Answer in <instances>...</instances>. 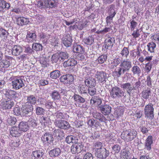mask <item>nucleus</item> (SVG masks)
I'll return each instance as SVG.
<instances>
[{"mask_svg":"<svg viewBox=\"0 0 159 159\" xmlns=\"http://www.w3.org/2000/svg\"><path fill=\"white\" fill-rule=\"evenodd\" d=\"M120 67L116 69L115 73L118 77L125 72H128L132 67V62L128 59L124 60L121 62Z\"/></svg>","mask_w":159,"mask_h":159,"instance_id":"1","label":"nucleus"},{"mask_svg":"<svg viewBox=\"0 0 159 159\" xmlns=\"http://www.w3.org/2000/svg\"><path fill=\"white\" fill-rule=\"evenodd\" d=\"M137 134L136 130L132 129L123 131L121 134V137L126 142L131 141L135 138Z\"/></svg>","mask_w":159,"mask_h":159,"instance_id":"2","label":"nucleus"},{"mask_svg":"<svg viewBox=\"0 0 159 159\" xmlns=\"http://www.w3.org/2000/svg\"><path fill=\"white\" fill-rule=\"evenodd\" d=\"M111 96L113 98H119L124 96L125 93L120 88L113 87L110 91Z\"/></svg>","mask_w":159,"mask_h":159,"instance_id":"3","label":"nucleus"},{"mask_svg":"<svg viewBox=\"0 0 159 159\" xmlns=\"http://www.w3.org/2000/svg\"><path fill=\"white\" fill-rule=\"evenodd\" d=\"M154 108L153 105L152 103H149L145 107L144 113L145 117L147 119L152 120L154 118Z\"/></svg>","mask_w":159,"mask_h":159,"instance_id":"4","label":"nucleus"},{"mask_svg":"<svg viewBox=\"0 0 159 159\" xmlns=\"http://www.w3.org/2000/svg\"><path fill=\"white\" fill-rule=\"evenodd\" d=\"M24 80L19 77L14 78L12 81V88L15 90L19 89L25 86Z\"/></svg>","mask_w":159,"mask_h":159,"instance_id":"5","label":"nucleus"},{"mask_svg":"<svg viewBox=\"0 0 159 159\" xmlns=\"http://www.w3.org/2000/svg\"><path fill=\"white\" fill-rule=\"evenodd\" d=\"M55 124L58 128L61 129L67 130L70 127L69 123L64 120H56Z\"/></svg>","mask_w":159,"mask_h":159,"instance_id":"6","label":"nucleus"},{"mask_svg":"<svg viewBox=\"0 0 159 159\" xmlns=\"http://www.w3.org/2000/svg\"><path fill=\"white\" fill-rule=\"evenodd\" d=\"M33 109V107L31 105L25 104L21 108V116H28V114L31 113Z\"/></svg>","mask_w":159,"mask_h":159,"instance_id":"7","label":"nucleus"},{"mask_svg":"<svg viewBox=\"0 0 159 159\" xmlns=\"http://www.w3.org/2000/svg\"><path fill=\"white\" fill-rule=\"evenodd\" d=\"M4 93L6 98L11 100L16 99L17 98V96L18 95L15 91L9 89H6Z\"/></svg>","mask_w":159,"mask_h":159,"instance_id":"8","label":"nucleus"},{"mask_svg":"<svg viewBox=\"0 0 159 159\" xmlns=\"http://www.w3.org/2000/svg\"><path fill=\"white\" fill-rule=\"evenodd\" d=\"M84 79L85 84L88 88L95 86L96 80L94 78L90 77L89 75L87 74L85 76Z\"/></svg>","mask_w":159,"mask_h":159,"instance_id":"9","label":"nucleus"},{"mask_svg":"<svg viewBox=\"0 0 159 159\" xmlns=\"http://www.w3.org/2000/svg\"><path fill=\"white\" fill-rule=\"evenodd\" d=\"M96 156L98 158L106 159L109 155L108 150L105 148L95 152Z\"/></svg>","mask_w":159,"mask_h":159,"instance_id":"10","label":"nucleus"},{"mask_svg":"<svg viewBox=\"0 0 159 159\" xmlns=\"http://www.w3.org/2000/svg\"><path fill=\"white\" fill-rule=\"evenodd\" d=\"M25 40L26 42L29 43H34L37 40L36 33L32 31H28Z\"/></svg>","mask_w":159,"mask_h":159,"instance_id":"11","label":"nucleus"},{"mask_svg":"<svg viewBox=\"0 0 159 159\" xmlns=\"http://www.w3.org/2000/svg\"><path fill=\"white\" fill-rule=\"evenodd\" d=\"M74 80L73 75L71 74H68L61 76L60 78L61 82H63L64 84H71Z\"/></svg>","mask_w":159,"mask_h":159,"instance_id":"12","label":"nucleus"},{"mask_svg":"<svg viewBox=\"0 0 159 159\" xmlns=\"http://www.w3.org/2000/svg\"><path fill=\"white\" fill-rule=\"evenodd\" d=\"M54 138L52 135L49 133H46L42 136V140L43 143L44 144H47L48 145L51 143L53 141Z\"/></svg>","mask_w":159,"mask_h":159,"instance_id":"13","label":"nucleus"},{"mask_svg":"<svg viewBox=\"0 0 159 159\" xmlns=\"http://www.w3.org/2000/svg\"><path fill=\"white\" fill-rule=\"evenodd\" d=\"M111 107L108 105H101L98 107V110L104 115L109 114L111 111Z\"/></svg>","mask_w":159,"mask_h":159,"instance_id":"14","label":"nucleus"},{"mask_svg":"<svg viewBox=\"0 0 159 159\" xmlns=\"http://www.w3.org/2000/svg\"><path fill=\"white\" fill-rule=\"evenodd\" d=\"M95 77L99 82L103 83H105L107 78L106 74L102 71H97L95 74Z\"/></svg>","mask_w":159,"mask_h":159,"instance_id":"15","label":"nucleus"},{"mask_svg":"<svg viewBox=\"0 0 159 159\" xmlns=\"http://www.w3.org/2000/svg\"><path fill=\"white\" fill-rule=\"evenodd\" d=\"M32 156L33 159H43L44 157V151L42 149H39L33 151Z\"/></svg>","mask_w":159,"mask_h":159,"instance_id":"16","label":"nucleus"},{"mask_svg":"<svg viewBox=\"0 0 159 159\" xmlns=\"http://www.w3.org/2000/svg\"><path fill=\"white\" fill-rule=\"evenodd\" d=\"M83 147L82 144H74L71 147V152L74 154L79 153L83 150Z\"/></svg>","mask_w":159,"mask_h":159,"instance_id":"17","label":"nucleus"},{"mask_svg":"<svg viewBox=\"0 0 159 159\" xmlns=\"http://www.w3.org/2000/svg\"><path fill=\"white\" fill-rule=\"evenodd\" d=\"M22 47L19 45H13L12 47L11 53L12 55L17 56L23 52Z\"/></svg>","mask_w":159,"mask_h":159,"instance_id":"18","label":"nucleus"},{"mask_svg":"<svg viewBox=\"0 0 159 159\" xmlns=\"http://www.w3.org/2000/svg\"><path fill=\"white\" fill-rule=\"evenodd\" d=\"M13 105V102L10 99H8L5 101H2L0 104L1 106L4 109H10Z\"/></svg>","mask_w":159,"mask_h":159,"instance_id":"19","label":"nucleus"},{"mask_svg":"<svg viewBox=\"0 0 159 159\" xmlns=\"http://www.w3.org/2000/svg\"><path fill=\"white\" fill-rule=\"evenodd\" d=\"M10 132L12 136L15 137L20 136L22 133L19 128L16 126L12 127Z\"/></svg>","mask_w":159,"mask_h":159,"instance_id":"20","label":"nucleus"},{"mask_svg":"<svg viewBox=\"0 0 159 159\" xmlns=\"http://www.w3.org/2000/svg\"><path fill=\"white\" fill-rule=\"evenodd\" d=\"M30 22L28 18L23 17L16 18V22L18 25L23 26L27 24Z\"/></svg>","mask_w":159,"mask_h":159,"instance_id":"21","label":"nucleus"},{"mask_svg":"<svg viewBox=\"0 0 159 159\" xmlns=\"http://www.w3.org/2000/svg\"><path fill=\"white\" fill-rule=\"evenodd\" d=\"M72 41L71 38L68 35L64 36L62 39V43L67 47L71 46Z\"/></svg>","mask_w":159,"mask_h":159,"instance_id":"22","label":"nucleus"},{"mask_svg":"<svg viewBox=\"0 0 159 159\" xmlns=\"http://www.w3.org/2000/svg\"><path fill=\"white\" fill-rule=\"evenodd\" d=\"M9 34L8 31L2 28H0V38L2 40L5 42L8 40Z\"/></svg>","mask_w":159,"mask_h":159,"instance_id":"23","label":"nucleus"},{"mask_svg":"<svg viewBox=\"0 0 159 159\" xmlns=\"http://www.w3.org/2000/svg\"><path fill=\"white\" fill-rule=\"evenodd\" d=\"M61 153L60 149L58 148H55L50 151L48 153L51 157H56L59 156Z\"/></svg>","mask_w":159,"mask_h":159,"instance_id":"24","label":"nucleus"},{"mask_svg":"<svg viewBox=\"0 0 159 159\" xmlns=\"http://www.w3.org/2000/svg\"><path fill=\"white\" fill-rule=\"evenodd\" d=\"M120 87L123 90H126L127 93L129 95H130L131 92L133 90V89L130 83L123 84L121 85Z\"/></svg>","mask_w":159,"mask_h":159,"instance_id":"25","label":"nucleus"},{"mask_svg":"<svg viewBox=\"0 0 159 159\" xmlns=\"http://www.w3.org/2000/svg\"><path fill=\"white\" fill-rule=\"evenodd\" d=\"M18 127L23 132H26L28 130L29 127L27 122L21 121L19 123Z\"/></svg>","mask_w":159,"mask_h":159,"instance_id":"26","label":"nucleus"},{"mask_svg":"<svg viewBox=\"0 0 159 159\" xmlns=\"http://www.w3.org/2000/svg\"><path fill=\"white\" fill-rule=\"evenodd\" d=\"M27 102L25 104H27L29 105H31L33 106V105L35 104L36 103V98L34 95H30L29 96H26Z\"/></svg>","mask_w":159,"mask_h":159,"instance_id":"27","label":"nucleus"},{"mask_svg":"<svg viewBox=\"0 0 159 159\" xmlns=\"http://www.w3.org/2000/svg\"><path fill=\"white\" fill-rule=\"evenodd\" d=\"M87 124L90 127L96 129L98 128L100 125L99 122L93 119L89 120L87 122Z\"/></svg>","mask_w":159,"mask_h":159,"instance_id":"28","label":"nucleus"},{"mask_svg":"<svg viewBox=\"0 0 159 159\" xmlns=\"http://www.w3.org/2000/svg\"><path fill=\"white\" fill-rule=\"evenodd\" d=\"M10 7L11 5L9 3L4 0H0V9L1 10H7L10 8Z\"/></svg>","mask_w":159,"mask_h":159,"instance_id":"29","label":"nucleus"},{"mask_svg":"<svg viewBox=\"0 0 159 159\" xmlns=\"http://www.w3.org/2000/svg\"><path fill=\"white\" fill-rule=\"evenodd\" d=\"M77 64V61L73 58L69 59L65 61L63 63V66L66 67L67 66H75Z\"/></svg>","mask_w":159,"mask_h":159,"instance_id":"30","label":"nucleus"},{"mask_svg":"<svg viewBox=\"0 0 159 159\" xmlns=\"http://www.w3.org/2000/svg\"><path fill=\"white\" fill-rule=\"evenodd\" d=\"M90 103L97 105L98 107L101 105L102 101L101 98L98 96H94L90 100Z\"/></svg>","mask_w":159,"mask_h":159,"instance_id":"31","label":"nucleus"},{"mask_svg":"<svg viewBox=\"0 0 159 159\" xmlns=\"http://www.w3.org/2000/svg\"><path fill=\"white\" fill-rule=\"evenodd\" d=\"M115 40L114 38L109 37L107 38L105 40V48L108 49L111 48L113 45Z\"/></svg>","mask_w":159,"mask_h":159,"instance_id":"32","label":"nucleus"},{"mask_svg":"<svg viewBox=\"0 0 159 159\" xmlns=\"http://www.w3.org/2000/svg\"><path fill=\"white\" fill-rule=\"evenodd\" d=\"M88 87L85 85H81L78 87V90L80 93L82 94H86L88 96Z\"/></svg>","mask_w":159,"mask_h":159,"instance_id":"33","label":"nucleus"},{"mask_svg":"<svg viewBox=\"0 0 159 159\" xmlns=\"http://www.w3.org/2000/svg\"><path fill=\"white\" fill-rule=\"evenodd\" d=\"M73 50L75 52L80 53H83L84 51V48L82 46L76 43L74 44Z\"/></svg>","mask_w":159,"mask_h":159,"instance_id":"34","label":"nucleus"},{"mask_svg":"<svg viewBox=\"0 0 159 159\" xmlns=\"http://www.w3.org/2000/svg\"><path fill=\"white\" fill-rule=\"evenodd\" d=\"M53 135L58 139H62L64 136V134L63 130L57 129L54 131Z\"/></svg>","mask_w":159,"mask_h":159,"instance_id":"35","label":"nucleus"},{"mask_svg":"<svg viewBox=\"0 0 159 159\" xmlns=\"http://www.w3.org/2000/svg\"><path fill=\"white\" fill-rule=\"evenodd\" d=\"M50 96L52 99L54 101L60 99L61 96L59 92L57 90H54L50 93Z\"/></svg>","mask_w":159,"mask_h":159,"instance_id":"36","label":"nucleus"},{"mask_svg":"<svg viewBox=\"0 0 159 159\" xmlns=\"http://www.w3.org/2000/svg\"><path fill=\"white\" fill-rule=\"evenodd\" d=\"M152 143V136H148L145 140V148L147 150H150L151 149V145Z\"/></svg>","mask_w":159,"mask_h":159,"instance_id":"37","label":"nucleus"},{"mask_svg":"<svg viewBox=\"0 0 159 159\" xmlns=\"http://www.w3.org/2000/svg\"><path fill=\"white\" fill-rule=\"evenodd\" d=\"M115 5L112 4L110 5L108 7V13L109 15L115 16L116 14L115 11Z\"/></svg>","mask_w":159,"mask_h":159,"instance_id":"38","label":"nucleus"},{"mask_svg":"<svg viewBox=\"0 0 159 159\" xmlns=\"http://www.w3.org/2000/svg\"><path fill=\"white\" fill-rule=\"evenodd\" d=\"M47 8H56L57 7V3L55 0H46Z\"/></svg>","mask_w":159,"mask_h":159,"instance_id":"39","label":"nucleus"},{"mask_svg":"<svg viewBox=\"0 0 159 159\" xmlns=\"http://www.w3.org/2000/svg\"><path fill=\"white\" fill-rule=\"evenodd\" d=\"M102 147L103 144L102 143L97 141L93 143V148L95 150V152H96L103 148Z\"/></svg>","mask_w":159,"mask_h":159,"instance_id":"40","label":"nucleus"},{"mask_svg":"<svg viewBox=\"0 0 159 159\" xmlns=\"http://www.w3.org/2000/svg\"><path fill=\"white\" fill-rule=\"evenodd\" d=\"M40 122L43 126H46L50 122V119L49 117H45L43 116L41 117Z\"/></svg>","mask_w":159,"mask_h":159,"instance_id":"41","label":"nucleus"},{"mask_svg":"<svg viewBox=\"0 0 159 159\" xmlns=\"http://www.w3.org/2000/svg\"><path fill=\"white\" fill-rule=\"evenodd\" d=\"M11 60L7 59L3 60L0 62V67L1 68H7L11 64Z\"/></svg>","mask_w":159,"mask_h":159,"instance_id":"42","label":"nucleus"},{"mask_svg":"<svg viewBox=\"0 0 159 159\" xmlns=\"http://www.w3.org/2000/svg\"><path fill=\"white\" fill-rule=\"evenodd\" d=\"M131 71L134 75H137L139 76L141 73L140 68L137 65L134 66L132 68Z\"/></svg>","mask_w":159,"mask_h":159,"instance_id":"43","label":"nucleus"},{"mask_svg":"<svg viewBox=\"0 0 159 159\" xmlns=\"http://www.w3.org/2000/svg\"><path fill=\"white\" fill-rule=\"evenodd\" d=\"M60 58V61H63L67 59L69 57V55L66 52H61L58 54Z\"/></svg>","mask_w":159,"mask_h":159,"instance_id":"44","label":"nucleus"},{"mask_svg":"<svg viewBox=\"0 0 159 159\" xmlns=\"http://www.w3.org/2000/svg\"><path fill=\"white\" fill-rule=\"evenodd\" d=\"M94 38L92 36L84 39L83 42L88 45H91L94 42Z\"/></svg>","mask_w":159,"mask_h":159,"instance_id":"45","label":"nucleus"},{"mask_svg":"<svg viewBox=\"0 0 159 159\" xmlns=\"http://www.w3.org/2000/svg\"><path fill=\"white\" fill-rule=\"evenodd\" d=\"M151 93V90L150 89L147 88L146 89L142 92V97L145 99H147L148 98Z\"/></svg>","mask_w":159,"mask_h":159,"instance_id":"46","label":"nucleus"},{"mask_svg":"<svg viewBox=\"0 0 159 159\" xmlns=\"http://www.w3.org/2000/svg\"><path fill=\"white\" fill-rule=\"evenodd\" d=\"M32 49L36 51H39L43 49L42 45L39 43H34L32 45Z\"/></svg>","mask_w":159,"mask_h":159,"instance_id":"47","label":"nucleus"},{"mask_svg":"<svg viewBox=\"0 0 159 159\" xmlns=\"http://www.w3.org/2000/svg\"><path fill=\"white\" fill-rule=\"evenodd\" d=\"M156 46V43L152 42L148 43L147 46L148 51L151 53L154 52Z\"/></svg>","mask_w":159,"mask_h":159,"instance_id":"48","label":"nucleus"},{"mask_svg":"<svg viewBox=\"0 0 159 159\" xmlns=\"http://www.w3.org/2000/svg\"><path fill=\"white\" fill-rule=\"evenodd\" d=\"M93 117L94 118L99 120L101 122L104 121L106 120L105 117L102 114L98 112L94 113Z\"/></svg>","mask_w":159,"mask_h":159,"instance_id":"49","label":"nucleus"},{"mask_svg":"<svg viewBox=\"0 0 159 159\" xmlns=\"http://www.w3.org/2000/svg\"><path fill=\"white\" fill-rule=\"evenodd\" d=\"M73 98L75 101H76L77 102L84 103L85 101V100L84 98L82 97L75 94L73 96Z\"/></svg>","mask_w":159,"mask_h":159,"instance_id":"50","label":"nucleus"},{"mask_svg":"<svg viewBox=\"0 0 159 159\" xmlns=\"http://www.w3.org/2000/svg\"><path fill=\"white\" fill-rule=\"evenodd\" d=\"M107 59V56L106 54H102L99 56L96 61L98 62V63L101 64L104 63Z\"/></svg>","mask_w":159,"mask_h":159,"instance_id":"51","label":"nucleus"},{"mask_svg":"<svg viewBox=\"0 0 159 159\" xmlns=\"http://www.w3.org/2000/svg\"><path fill=\"white\" fill-rule=\"evenodd\" d=\"M61 75L60 71L58 70H56L51 72L50 74V77L53 79H57Z\"/></svg>","mask_w":159,"mask_h":159,"instance_id":"52","label":"nucleus"},{"mask_svg":"<svg viewBox=\"0 0 159 159\" xmlns=\"http://www.w3.org/2000/svg\"><path fill=\"white\" fill-rule=\"evenodd\" d=\"M55 114L57 119H65L69 117V116L67 114L62 113L59 111H58L56 112Z\"/></svg>","mask_w":159,"mask_h":159,"instance_id":"53","label":"nucleus"},{"mask_svg":"<svg viewBox=\"0 0 159 159\" xmlns=\"http://www.w3.org/2000/svg\"><path fill=\"white\" fill-rule=\"evenodd\" d=\"M38 7L42 9L47 8L46 0H41L38 2L37 4Z\"/></svg>","mask_w":159,"mask_h":159,"instance_id":"54","label":"nucleus"},{"mask_svg":"<svg viewBox=\"0 0 159 159\" xmlns=\"http://www.w3.org/2000/svg\"><path fill=\"white\" fill-rule=\"evenodd\" d=\"M124 110L121 107L117 108L115 111L114 115L116 116V117L118 118L119 117L121 116L123 114Z\"/></svg>","mask_w":159,"mask_h":159,"instance_id":"55","label":"nucleus"},{"mask_svg":"<svg viewBox=\"0 0 159 159\" xmlns=\"http://www.w3.org/2000/svg\"><path fill=\"white\" fill-rule=\"evenodd\" d=\"M88 94H89L90 96H93L96 94L97 90L95 87H90L88 88Z\"/></svg>","mask_w":159,"mask_h":159,"instance_id":"56","label":"nucleus"},{"mask_svg":"<svg viewBox=\"0 0 159 159\" xmlns=\"http://www.w3.org/2000/svg\"><path fill=\"white\" fill-rule=\"evenodd\" d=\"M129 52L128 48L124 47L122 50L120 54L122 57L127 58L129 55Z\"/></svg>","mask_w":159,"mask_h":159,"instance_id":"57","label":"nucleus"},{"mask_svg":"<svg viewBox=\"0 0 159 159\" xmlns=\"http://www.w3.org/2000/svg\"><path fill=\"white\" fill-rule=\"evenodd\" d=\"M16 121V119L15 117H10L7 119V124L10 125H14Z\"/></svg>","mask_w":159,"mask_h":159,"instance_id":"58","label":"nucleus"},{"mask_svg":"<svg viewBox=\"0 0 159 159\" xmlns=\"http://www.w3.org/2000/svg\"><path fill=\"white\" fill-rule=\"evenodd\" d=\"M20 144V140L19 139L15 140H11L10 145L13 148L17 147Z\"/></svg>","mask_w":159,"mask_h":159,"instance_id":"59","label":"nucleus"},{"mask_svg":"<svg viewBox=\"0 0 159 159\" xmlns=\"http://www.w3.org/2000/svg\"><path fill=\"white\" fill-rule=\"evenodd\" d=\"M45 113V110L42 107H37L36 109V113L37 115H42Z\"/></svg>","mask_w":159,"mask_h":159,"instance_id":"60","label":"nucleus"},{"mask_svg":"<svg viewBox=\"0 0 159 159\" xmlns=\"http://www.w3.org/2000/svg\"><path fill=\"white\" fill-rule=\"evenodd\" d=\"M129 151L125 150L121 151L120 155L121 157H123L124 159H127L128 157Z\"/></svg>","mask_w":159,"mask_h":159,"instance_id":"61","label":"nucleus"},{"mask_svg":"<svg viewBox=\"0 0 159 159\" xmlns=\"http://www.w3.org/2000/svg\"><path fill=\"white\" fill-rule=\"evenodd\" d=\"M13 113L16 116H21V108L20 109L19 107H16L13 109Z\"/></svg>","mask_w":159,"mask_h":159,"instance_id":"62","label":"nucleus"},{"mask_svg":"<svg viewBox=\"0 0 159 159\" xmlns=\"http://www.w3.org/2000/svg\"><path fill=\"white\" fill-rule=\"evenodd\" d=\"M40 63L42 65V66L43 67H47L48 64L47 61V59L45 58L42 57L40 59Z\"/></svg>","mask_w":159,"mask_h":159,"instance_id":"63","label":"nucleus"},{"mask_svg":"<svg viewBox=\"0 0 159 159\" xmlns=\"http://www.w3.org/2000/svg\"><path fill=\"white\" fill-rule=\"evenodd\" d=\"M24 52L29 54H32L34 51L33 49L30 47L29 45H26L25 46Z\"/></svg>","mask_w":159,"mask_h":159,"instance_id":"64","label":"nucleus"}]
</instances>
